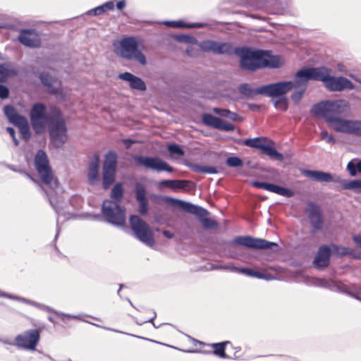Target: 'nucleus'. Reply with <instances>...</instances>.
Masks as SVG:
<instances>
[{
  "instance_id": "4be33fe9",
  "label": "nucleus",
  "mask_w": 361,
  "mask_h": 361,
  "mask_svg": "<svg viewBox=\"0 0 361 361\" xmlns=\"http://www.w3.org/2000/svg\"><path fill=\"white\" fill-rule=\"evenodd\" d=\"M42 83L47 87V91L52 94L61 95V81L54 78L47 73H42L39 75Z\"/></svg>"
},
{
  "instance_id": "de8ad7c7",
  "label": "nucleus",
  "mask_w": 361,
  "mask_h": 361,
  "mask_svg": "<svg viewBox=\"0 0 361 361\" xmlns=\"http://www.w3.org/2000/svg\"><path fill=\"white\" fill-rule=\"evenodd\" d=\"M321 138L326 141L327 143L334 145L336 143L335 137L330 133H329L326 130H322L320 133Z\"/></svg>"
},
{
  "instance_id": "680f3d73",
  "label": "nucleus",
  "mask_w": 361,
  "mask_h": 361,
  "mask_svg": "<svg viewBox=\"0 0 361 361\" xmlns=\"http://www.w3.org/2000/svg\"><path fill=\"white\" fill-rule=\"evenodd\" d=\"M125 6H126V1H125V0L119 1L116 4V8L118 10L123 9Z\"/></svg>"
},
{
  "instance_id": "69168bd1",
  "label": "nucleus",
  "mask_w": 361,
  "mask_h": 361,
  "mask_svg": "<svg viewBox=\"0 0 361 361\" xmlns=\"http://www.w3.org/2000/svg\"><path fill=\"white\" fill-rule=\"evenodd\" d=\"M1 295L3 296V297L11 298V299H13V300H19L18 297L11 296V295H8V294H6V293H2Z\"/></svg>"
},
{
  "instance_id": "c03bdc74",
  "label": "nucleus",
  "mask_w": 361,
  "mask_h": 361,
  "mask_svg": "<svg viewBox=\"0 0 361 361\" xmlns=\"http://www.w3.org/2000/svg\"><path fill=\"white\" fill-rule=\"evenodd\" d=\"M217 129L221 130H224L226 132H231V131L234 130L235 126L232 123H231L228 121H224L221 118Z\"/></svg>"
},
{
  "instance_id": "4468645a",
  "label": "nucleus",
  "mask_w": 361,
  "mask_h": 361,
  "mask_svg": "<svg viewBox=\"0 0 361 361\" xmlns=\"http://www.w3.org/2000/svg\"><path fill=\"white\" fill-rule=\"evenodd\" d=\"M137 164L158 172L167 171L171 173L173 169L166 161L157 157L137 156L135 158Z\"/></svg>"
},
{
  "instance_id": "37998d69",
  "label": "nucleus",
  "mask_w": 361,
  "mask_h": 361,
  "mask_svg": "<svg viewBox=\"0 0 361 361\" xmlns=\"http://www.w3.org/2000/svg\"><path fill=\"white\" fill-rule=\"evenodd\" d=\"M11 71L8 68L6 64L0 65V82H5L10 76Z\"/></svg>"
},
{
  "instance_id": "8fccbe9b",
  "label": "nucleus",
  "mask_w": 361,
  "mask_h": 361,
  "mask_svg": "<svg viewBox=\"0 0 361 361\" xmlns=\"http://www.w3.org/2000/svg\"><path fill=\"white\" fill-rule=\"evenodd\" d=\"M44 310H46L48 312H54L56 315L57 316H59L61 317H67V318H73V319H80V316H77V315H72V314H64V313H62V312H57V311H54L53 310H51L50 307H46L44 308Z\"/></svg>"
},
{
  "instance_id": "5701e85b",
  "label": "nucleus",
  "mask_w": 361,
  "mask_h": 361,
  "mask_svg": "<svg viewBox=\"0 0 361 361\" xmlns=\"http://www.w3.org/2000/svg\"><path fill=\"white\" fill-rule=\"evenodd\" d=\"M316 284L320 287L328 288L331 290L350 295L348 287L341 281H334L327 279H319Z\"/></svg>"
},
{
  "instance_id": "20e7f679",
  "label": "nucleus",
  "mask_w": 361,
  "mask_h": 361,
  "mask_svg": "<svg viewBox=\"0 0 361 361\" xmlns=\"http://www.w3.org/2000/svg\"><path fill=\"white\" fill-rule=\"evenodd\" d=\"M330 70L325 67L309 68L306 75L313 80L322 81L326 87L330 91H342L345 89L353 90L355 85L344 77H334L329 75Z\"/></svg>"
},
{
  "instance_id": "a211bd4d",
  "label": "nucleus",
  "mask_w": 361,
  "mask_h": 361,
  "mask_svg": "<svg viewBox=\"0 0 361 361\" xmlns=\"http://www.w3.org/2000/svg\"><path fill=\"white\" fill-rule=\"evenodd\" d=\"M307 213L310 224L313 228L312 233H314L322 228L323 215L320 207L314 202L309 203Z\"/></svg>"
},
{
  "instance_id": "58836bf2",
  "label": "nucleus",
  "mask_w": 361,
  "mask_h": 361,
  "mask_svg": "<svg viewBox=\"0 0 361 361\" xmlns=\"http://www.w3.org/2000/svg\"><path fill=\"white\" fill-rule=\"evenodd\" d=\"M331 247L334 250V253L339 257L345 256L348 254H352L353 250L346 247L340 246L336 244H331Z\"/></svg>"
},
{
  "instance_id": "603ef678",
  "label": "nucleus",
  "mask_w": 361,
  "mask_h": 361,
  "mask_svg": "<svg viewBox=\"0 0 361 361\" xmlns=\"http://www.w3.org/2000/svg\"><path fill=\"white\" fill-rule=\"evenodd\" d=\"M213 111L216 113V114L224 116V117H228V114H230V110L226 109H221V108H214Z\"/></svg>"
},
{
  "instance_id": "bf43d9fd",
  "label": "nucleus",
  "mask_w": 361,
  "mask_h": 361,
  "mask_svg": "<svg viewBox=\"0 0 361 361\" xmlns=\"http://www.w3.org/2000/svg\"><path fill=\"white\" fill-rule=\"evenodd\" d=\"M347 255L351 256L353 259H361V253L354 250H353L352 254H348Z\"/></svg>"
},
{
  "instance_id": "7c9ffc66",
  "label": "nucleus",
  "mask_w": 361,
  "mask_h": 361,
  "mask_svg": "<svg viewBox=\"0 0 361 361\" xmlns=\"http://www.w3.org/2000/svg\"><path fill=\"white\" fill-rule=\"evenodd\" d=\"M228 343H230L229 341L212 343L211 345L214 349L212 353L221 358H229L225 353L226 345Z\"/></svg>"
},
{
  "instance_id": "7ed1b4c3",
  "label": "nucleus",
  "mask_w": 361,
  "mask_h": 361,
  "mask_svg": "<svg viewBox=\"0 0 361 361\" xmlns=\"http://www.w3.org/2000/svg\"><path fill=\"white\" fill-rule=\"evenodd\" d=\"M35 166L42 183L48 187V189H44L42 187L41 188L46 194L50 204L56 209V195L59 183L53 174L47 156L44 150L39 149L37 152L35 157Z\"/></svg>"
},
{
  "instance_id": "9d476101",
  "label": "nucleus",
  "mask_w": 361,
  "mask_h": 361,
  "mask_svg": "<svg viewBox=\"0 0 361 361\" xmlns=\"http://www.w3.org/2000/svg\"><path fill=\"white\" fill-rule=\"evenodd\" d=\"M235 244L255 250H273L279 247L276 243L262 238H255L251 236H238L228 243L230 246H233Z\"/></svg>"
},
{
  "instance_id": "e433bc0d",
  "label": "nucleus",
  "mask_w": 361,
  "mask_h": 361,
  "mask_svg": "<svg viewBox=\"0 0 361 361\" xmlns=\"http://www.w3.org/2000/svg\"><path fill=\"white\" fill-rule=\"evenodd\" d=\"M191 169L195 172L201 173L216 174L218 173V170L214 166L193 164L191 166Z\"/></svg>"
},
{
  "instance_id": "864d4df0",
  "label": "nucleus",
  "mask_w": 361,
  "mask_h": 361,
  "mask_svg": "<svg viewBox=\"0 0 361 361\" xmlns=\"http://www.w3.org/2000/svg\"><path fill=\"white\" fill-rule=\"evenodd\" d=\"M9 95V90L7 87L0 85V98L6 99Z\"/></svg>"
},
{
  "instance_id": "bb28decb",
  "label": "nucleus",
  "mask_w": 361,
  "mask_h": 361,
  "mask_svg": "<svg viewBox=\"0 0 361 361\" xmlns=\"http://www.w3.org/2000/svg\"><path fill=\"white\" fill-rule=\"evenodd\" d=\"M159 187H167L169 188L187 189L190 190L193 185V183L186 180H164L158 183Z\"/></svg>"
},
{
  "instance_id": "6e6552de",
  "label": "nucleus",
  "mask_w": 361,
  "mask_h": 361,
  "mask_svg": "<svg viewBox=\"0 0 361 361\" xmlns=\"http://www.w3.org/2000/svg\"><path fill=\"white\" fill-rule=\"evenodd\" d=\"M119 54L124 59L135 60L145 65V56L137 49V43L133 37H126L120 42Z\"/></svg>"
},
{
  "instance_id": "774afa93",
  "label": "nucleus",
  "mask_w": 361,
  "mask_h": 361,
  "mask_svg": "<svg viewBox=\"0 0 361 361\" xmlns=\"http://www.w3.org/2000/svg\"><path fill=\"white\" fill-rule=\"evenodd\" d=\"M123 284H120L119 285V289L118 290V295H120V292H121V288H123Z\"/></svg>"
},
{
  "instance_id": "13d9d810",
  "label": "nucleus",
  "mask_w": 361,
  "mask_h": 361,
  "mask_svg": "<svg viewBox=\"0 0 361 361\" xmlns=\"http://www.w3.org/2000/svg\"><path fill=\"white\" fill-rule=\"evenodd\" d=\"M353 240L356 243L357 246L361 247V235H354Z\"/></svg>"
},
{
  "instance_id": "473e14b6",
  "label": "nucleus",
  "mask_w": 361,
  "mask_h": 361,
  "mask_svg": "<svg viewBox=\"0 0 361 361\" xmlns=\"http://www.w3.org/2000/svg\"><path fill=\"white\" fill-rule=\"evenodd\" d=\"M261 152L277 161H282L283 159L282 154L278 152L274 147L267 145L266 144L263 145Z\"/></svg>"
},
{
  "instance_id": "09e8293b",
  "label": "nucleus",
  "mask_w": 361,
  "mask_h": 361,
  "mask_svg": "<svg viewBox=\"0 0 361 361\" xmlns=\"http://www.w3.org/2000/svg\"><path fill=\"white\" fill-rule=\"evenodd\" d=\"M176 39L178 41L180 42H185L189 44H195L197 42V39L195 37L185 35H178L176 37Z\"/></svg>"
},
{
  "instance_id": "a19ab883",
  "label": "nucleus",
  "mask_w": 361,
  "mask_h": 361,
  "mask_svg": "<svg viewBox=\"0 0 361 361\" xmlns=\"http://www.w3.org/2000/svg\"><path fill=\"white\" fill-rule=\"evenodd\" d=\"M276 109L281 111H286L288 109V100L285 97H280L274 101Z\"/></svg>"
},
{
  "instance_id": "0eeeda50",
  "label": "nucleus",
  "mask_w": 361,
  "mask_h": 361,
  "mask_svg": "<svg viewBox=\"0 0 361 361\" xmlns=\"http://www.w3.org/2000/svg\"><path fill=\"white\" fill-rule=\"evenodd\" d=\"M129 221L135 237L147 246L152 247L154 240L149 225L137 215H131Z\"/></svg>"
},
{
  "instance_id": "e2e57ef3",
  "label": "nucleus",
  "mask_w": 361,
  "mask_h": 361,
  "mask_svg": "<svg viewBox=\"0 0 361 361\" xmlns=\"http://www.w3.org/2000/svg\"><path fill=\"white\" fill-rule=\"evenodd\" d=\"M162 234L166 238H169V239L173 238V236H174L173 233H172L171 231H166V230L163 231Z\"/></svg>"
},
{
  "instance_id": "49530a36",
  "label": "nucleus",
  "mask_w": 361,
  "mask_h": 361,
  "mask_svg": "<svg viewBox=\"0 0 361 361\" xmlns=\"http://www.w3.org/2000/svg\"><path fill=\"white\" fill-rule=\"evenodd\" d=\"M167 149L171 154H175L178 156H183L184 154V151L176 144L169 145Z\"/></svg>"
},
{
  "instance_id": "a878e982",
  "label": "nucleus",
  "mask_w": 361,
  "mask_h": 361,
  "mask_svg": "<svg viewBox=\"0 0 361 361\" xmlns=\"http://www.w3.org/2000/svg\"><path fill=\"white\" fill-rule=\"evenodd\" d=\"M118 78L129 82L130 87L132 89L145 91L147 88L145 82L140 78L135 76L129 72H125L119 74Z\"/></svg>"
},
{
  "instance_id": "ddd939ff",
  "label": "nucleus",
  "mask_w": 361,
  "mask_h": 361,
  "mask_svg": "<svg viewBox=\"0 0 361 361\" xmlns=\"http://www.w3.org/2000/svg\"><path fill=\"white\" fill-rule=\"evenodd\" d=\"M39 338L40 336L38 330H27L16 337L14 345L18 348L35 350Z\"/></svg>"
},
{
  "instance_id": "b1692460",
  "label": "nucleus",
  "mask_w": 361,
  "mask_h": 361,
  "mask_svg": "<svg viewBox=\"0 0 361 361\" xmlns=\"http://www.w3.org/2000/svg\"><path fill=\"white\" fill-rule=\"evenodd\" d=\"M135 192L136 200L139 203V212L141 215H145L148 211L145 187L141 183H136Z\"/></svg>"
},
{
  "instance_id": "4d7b16f0",
  "label": "nucleus",
  "mask_w": 361,
  "mask_h": 361,
  "mask_svg": "<svg viewBox=\"0 0 361 361\" xmlns=\"http://www.w3.org/2000/svg\"><path fill=\"white\" fill-rule=\"evenodd\" d=\"M228 118L231 119L232 121H241L242 119L240 118V116L235 112H232L230 111V114H228Z\"/></svg>"
},
{
  "instance_id": "0e129e2a",
  "label": "nucleus",
  "mask_w": 361,
  "mask_h": 361,
  "mask_svg": "<svg viewBox=\"0 0 361 361\" xmlns=\"http://www.w3.org/2000/svg\"><path fill=\"white\" fill-rule=\"evenodd\" d=\"M156 316H157L156 312H154L153 316L150 319H149L148 320L145 321V322H150V323L152 324V325L154 326V328H159V326H157V324H155L153 322L154 319L156 318Z\"/></svg>"
},
{
  "instance_id": "c756f323",
  "label": "nucleus",
  "mask_w": 361,
  "mask_h": 361,
  "mask_svg": "<svg viewBox=\"0 0 361 361\" xmlns=\"http://www.w3.org/2000/svg\"><path fill=\"white\" fill-rule=\"evenodd\" d=\"M267 139L264 137H258L255 138L246 139L243 141V144L246 146L257 148L262 149L264 145H265Z\"/></svg>"
},
{
  "instance_id": "4c0bfd02",
  "label": "nucleus",
  "mask_w": 361,
  "mask_h": 361,
  "mask_svg": "<svg viewBox=\"0 0 361 361\" xmlns=\"http://www.w3.org/2000/svg\"><path fill=\"white\" fill-rule=\"evenodd\" d=\"M347 170L351 176H355L357 173H361V161L355 162L351 160L347 165Z\"/></svg>"
},
{
  "instance_id": "9b49d317",
  "label": "nucleus",
  "mask_w": 361,
  "mask_h": 361,
  "mask_svg": "<svg viewBox=\"0 0 361 361\" xmlns=\"http://www.w3.org/2000/svg\"><path fill=\"white\" fill-rule=\"evenodd\" d=\"M4 112L8 121L18 128L23 138L25 140H29L31 134L27 118L18 114L11 105L5 106Z\"/></svg>"
},
{
  "instance_id": "3c124183",
  "label": "nucleus",
  "mask_w": 361,
  "mask_h": 361,
  "mask_svg": "<svg viewBox=\"0 0 361 361\" xmlns=\"http://www.w3.org/2000/svg\"><path fill=\"white\" fill-rule=\"evenodd\" d=\"M104 12H106L105 9H104V7L103 5H101L99 6H97L92 10H90L88 11V14H93L94 16H99L102 13H104Z\"/></svg>"
},
{
  "instance_id": "dca6fc26",
  "label": "nucleus",
  "mask_w": 361,
  "mask_h": 361,
  "mask_svg": "<svg viewBox=\"0 0 361 361\" xmlns=\"http://www.w3.org/2000/svg\"><path fill=\"white\" fill-rule=\"evenodd\" d=\"M308 71L309 68H302L298 71L295 75V81L293 82V88L298 89V90L295 91L292 94L291 98L296 102L301 99L305 91L306 90L308 81L312 80V78H309L306 75V73H307Z\"/></svg>"
},
{
  "instance_id": "ea45409f",
  "label": "nucleus",
  "mask_w": 361,
  "mask_h": 361,
  "mask_svg": "<svg viewBox=\"0 0 361 361\" xmlns=\"http://www.w3.org/2000/svg\"><path fill=\"white\" fill-rule=\"evenodd\" d=\"M342 187L345 190L361 189V179L345 181L343 183Z\"/></svg>"
},
{
  "instance_id": "423d86ee",
  "label": "nucleus",
  "mask_w": 361,
  "mask_h": 361,
  "mask_svg": "<svg viewBox=\"0 0 361 361\" xmlns=\"http://www.w3.org/2000/svg\"><path fill=\"white\" fill-rule=\"evenodd\" d=\"M126 209L116 202L105 200L102 205V213L105 221L114 226H123L126 223Z\"/></svg>"
},
{
  "instance_id": "393cba45",
  "label": "nucleus",
  "mask_w": 361,
  "mask_h": 361,
  "mask_svg": "<svg viewBox=\"0 0 361 361\" xmlns=\"http://www.w3.org/2000/svg\"><path fill=\"white\" fill-rule=\"evenodd\" d=\"M218 268L222 269H227L233 272L242 273L250 276H255L259 279H263L265 280H271L274 277L270 274H264L259 271H255L250 269L238 268L233 266H220Z\"/></svg>"
},
{
  "instance_id": "5fc2aeb1",
  "label": "nucleus",
  "mask_w": 361,
  "mask_h": 361,
  "mask_svg": "<svg viewBox=\"0 0 361 361\" xmlns=\"http://www.w3.org/2000/svg\"><path fill=\"white\" fill-rule=\"evenodd\" d=\"M6 131L9 133V135L12 137L15 145L16 146L18 145L19 142H18V140L16 137L15 130L11 127H7Z\"/></svg>"
},
{
  "instance_id": "c85d7f7f",
  "label": "nucleus",
  "mask_w": 361,
  "mask_h": 361,
  "mask_svg": "<svg viewBox=\"0 0 361 361\" xmlns=\"http://www.w3.org/2000/svg\"><path fill=\"white\" fill-rule=\"evenodd\" d=\"M99 156L95 155L94 160L90 164L88 171V179L92 184L95 183L99 179Z\"/></svg>"
},
{
  "instance_id": "39448f33",
  "label": "nucleus",
  "mask_w": 361,
  "mask_h": 361,
  "mask_svg": "<svg viewBox=\"0 0 361 361\" xmlns=\"http://www.w3.org/2000/svg\"><path fill=\"white\" fill-rule=\"evenodd\" d=\"M51 118L49 124V133L51 143L56 147L60 148L68 139L67 128L61 112L56 106L50 109Z\"/></svg>"
},
{
  "instance_id": "c9c22d12",
  "label": "nucleus",
  "mask_w": 361,
  "mask_h": 361,
  "mask_svg": "<svg viewBox=\"0 0 361 361\" xmlns=\"http://www.w3.org/2000/svg\"><path fill=\"white\" fill-rule=\"evenodd\" d=\"M123 187L121 183H116L111 190V197L112 200L110 201L116 202L120 204L123 197Z\"/></svg>"
},
{
  "instance_id": "1a4fd4ad",
  "label": "nucleus",
  "mask_w": 361,
  "mask_h": 361,
  "mask_svg": "<svg viewBox=\"0 0 361 361\" xmlns=\"http://www.w3.org/2000/svg\"><path fill=\"white\" fill-rule=\"evenodd\" d=\"M46 112V106L42 103L34 104L31 109L30 122L36 134H41L44 133L46 125L47 123H50L51 115L48 116Z\"/></svg>"
},
{
  "instance_id": "f8f14e48",
  "label": "nucleus",
  "mask_w": 361,
  "mask_h": 361,
  "mask_svg": "<svg viewBox=\"0 0 361 361\" xmlns=\"http://www.w3.org/2000/svg\"><path fill=\"white\" fill-rule=\"evenodd\" d=\"M117 155L115 152L110 151L106 156L103 166V187L107 189L115 180Z\"/></svg>"
},
{
  "instance_id": "412c9836",
  "label": "nucleus",
  "mask_w": 361,
  "mask_h": 361,
  "mask_svg": "<svg viewBox=\"0 0 361 361\" xmlns=\"http://www.w3.org/2000/svg\"><path fill=\"white\" fill-rule=\"evenodd\" d=\"M18 39L21 44L29 47H39L41 44L39 35L33 30H22Z\"/></svg>"
},
{
  "instance_id": "f704fd0d",
  "label": "nucleus",
  "mask_w": 361,
  "mask_h": 361,
  "mask_svg": "<svg viewBox=\"0 0 361 361\" xmlns=\"http://www.w3.org/2000/svg\"><path fill=\"white\" fill-rule=\"evenodd\" d=\"M202 120L204 125L217 129L221 118L210 114H204L202 115Z\"/></svg>"
},
{
  "instance_id": "f03ea898",
  "label": "nucleus",
  "mask_w": 361,
  "mask_h": 361,
  "mask_svg": "<svg viewBox=\"0 0 361 361\" xmlns=\"http://www.w3.org/2000/svg\"><path fill=\"white\" fill-rule=\"evenodd\" d=\"M345 100L324 101L313 105L312 114L323 118L335 131L361 137V121L341 118L348 110Z\"/></svg>"
},
{
  "instance_id": "6e6d98bb",
  "label": "nucleus",
  "mask_w": 361,
  "mask_h": 361,
  "mask_svg": "<svg viewBox=\"0 0 361 361\" xmlns=\"http://www.w3.org/2000/svg\"><path fill=\"white\" fill-rule=\"evenodd\" d=\"M104 7V9L106 11H109V10H112L114 7V3L113 1H107L106 3H104V4H102Z\"/></svg>"
},
{
  "instance_id": "f257e3e1",
  "label": "nucleus",
  "mask_w": 361,
  "mask_h": 361,
  "mask_svg": "<svg viewBox=\"0 0 361 361\" xmlns=\"http://www.w3.org/2000/svg\"><path fill=\"white\" fill-rule=\"evenodd\" d=\"M199 46L203 51L212 52L214 54H235L240 57L242 68L250 71L265 67L279 68L282 64L281 57L271 55L270 51L253 50L247 47L233 49L231 43L212 40L202 41Z\"/></svg>"
},
{
  "instance_id": "72a5a7b5",
  "label": "nucleus",
  "mask_w": 361,
  "mask_h": 361,
  "mask_svg": "<svg viewBox=\"0 0 361 361\" xmlns=\"http://www.w3.org/2000/svg\"><path fill=\"white\" fill-rule=\"evenodd\" d=\"M258 90L259 87L253 89L247 83L240 84L238 87L239 92L247 97H252L255 95L261 94V93L258 92Z\"/></svg>"
},
{
  "instance_id": "a18cd8bd",
  "label": "nucleus",
  "mask_w": 361,
  "mask_h": 361,
  "mask_svg": "<svg viewBox=\"0 0 361 361\" xmlns=\"http://www.w3.org/2000/svg\"><path fill=\"white\" fill-rule=\"evenodd\" d=\"M201 223L204 228L209 229L212 228H216L218 226V223L209 218H202L201 219Z\"/></svg>"
},
{
  "instance_id": "cd10ccee",
  "label": "nucleus",
  "mask_w": 361,
  "mask_h": 361,
  "mask_svg": "<svg viewBox=\"0 0 361 361\" xmlns=\"http://www.w3.org/2000/svg\"><path fill=\"white\" fill-rule=\"evenodd\" d=\"M302 173L303 175L316 181L328 183L333 180L332 175L330 173L307 169L302 170Z\"/></svg>"
},
{
  "instance_id": "f3484780",
  "label": "nucleus",
  "mask_w": 361,
  "mask_h": 361,
  "mask_svg": "<svg viewBox=\"0 0 361 361\" xmlns=\"http://www.w3.org/2000/svg\"><path fill=\"white\" fill-rule=\"evenodd\" d=\"M164 200L166 202L172 204L173 205H178L182 210L190 214H195L200 217H203L208 214L207 209L178 199H176L171 197H165Z\"/></svg>"
},
{
  "instance_id": "2f4dec72",
  "label": "nucleus",
  "mask_w": 361,
  "mask_h": 361,
  "mask_svg": "<svg viewBox=\"0 0 361 361\" xmlns=\"http://www.w3.org/2000/svg\"><path fill=\"white\" fill-rule=\"evenodd\" d=\"M165 25L173 27H188V28H200L203 27L205 25L202 23H195L186 24L182 21H165Z\"/></svg>"
},
{
  "instance_id": "aec40b11",
  "label": "nucleus",
  "mask_w": 361,
  "mask_h": 361,
  "mask_svg": "<svg viewBox=\"0 0 361 361\" xmlns=\"http://www.w3.org/2000/svg\"><path fill=\"white\" fill-rule=\"evenodd\" d=\"M331 248L328 245H322L314 259L313 264L318 269L327 267L330 263Z\"/></svg>"
},
{
  "instance_id": "79ce46f5",
  "label": "nucleus",
  "mask_w": 361,
  "mask_h": 361,
  "mask_svg": "<svg viewBox=\"0 0 361 361\" xmlns=\"http://www.w3.org/2000/svg\"><path fill=\"white\" fill-rule=\"evenodd\" d=\"M226 163L230 167H240L243 164L242 159L238 157H230L227 158Z\"/></svg>"
},
{
  "instance_id": "338daca9",
  "label": "nucleus",
  "mask_w": 361,
  "mask_h": 361,
  "mask_svg": "<svg viewBox=\"0 0 361 361\" xmlns=\"http://www.w3.org/2000/svg\"><path fill=\"white\" fill-rule=\"evenodd\" d=\"M350 296L353 297L354 298L360 300L361 302V297L355 295V294L350 293Z\"/></svg>"
},
{
  "instance_id": "6ab92c4d",
  "label": "nucleus",
  "mask_w": 361,
  "mask_h": 361,
  "mask_svg": "<svg viewBox=\"0 0 361 361\" xmlns=\"http://www.w3.org/2000/svg\"><path fill=\"white\" fill-rule=\"evenodd\" d=\"M252 185L255 188L263 189L282 195L286 197H291L294 195V192L293 190L273 183L260 181H253L252 183Z\"/></svg>"
},
{
  "instance_id": "052dcab7",
  "label": "nucleus",
  "mask_w": 361,
  "mask_h": 361,
  "mask_svg": "<svg viewBox=\"0 0 361 361\" xmlns=\"http://www.w3.org/2000/svg\"><path fill=\"white\" fill-rule=\"evenodd\" d=\"M123 142L125 145L126 147L128 149L130 147L131 145L135 142V141L131 139H124L123 140Z\"/></svg>"
},
{
  "instance_id": "2eb2a0df",
  "label": "nucleus",
  "mask_w": 361,
  "mask_h": 361,
  "mask_svg": "<svg viewBox=\"0 0 361 361\" xmlns=\"http://www.w3.org/2000/svg\"><path fill=\"white\" fill-rule=\"evenodd\" d=\"M293 81H283L259 87L258 92L269 97L282 96L293 88Z\"/></svg>"
}]
</instances>
